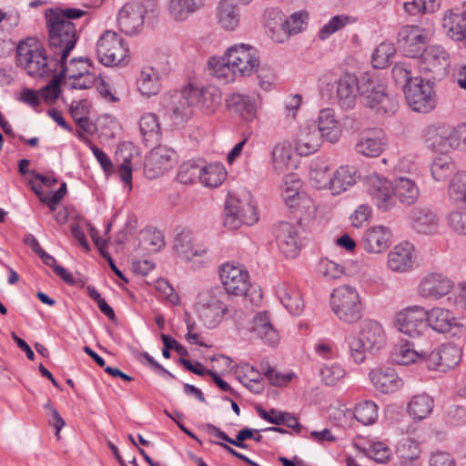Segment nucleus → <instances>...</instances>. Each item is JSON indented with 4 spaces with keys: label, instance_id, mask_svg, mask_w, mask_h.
Returning a JSON list of instances; mask_svg holds the SVG:
<instances>
[{
    "label": "nucleus",
    "instance_id": "obj_21",
    "mask_svg": "<svg viewBox=\"0 0 466 466\" xmlns=\"http://www.w3.org/2000/svg\"><path fill=\"white\" fill-rule=\"evenodd\" d=\"M174 151L165 147L153 148L146 157L144 172L147 178H157L169 170L174 164Z\"/></svg>",
    "mask_w": 466,
    "mask_h": 466
},
{
    "label": "nucleus",
    "instance_id": "obj_5",
    "mask_svg": "<svg viewBox=\"0 0 466 466\" xmlns=\"http://www.w3.org/2000/svg\"><path fill=\"white\" fill-rule=\"evenodd\" d=\"M330 307L337 318L348 324L358 322L363 315L360 296L355 287L341 285L330 296Z\"/></svg>",
    "mask_w": 466,
    "mask_h": 466
},
{
    "label": "nucleus",
    "instance_id": "obj_13",
    "mask_svg": "<svg viewBox=\"0 0 466 466\" xmlns=\"http://www.w3.org/2000/svg\"><path fill=\"white\" fill-rule=\"evenodd\" d=\"M455 127L444 123H435L426 127L424 140L431 150L440 153H448L458 149V141L455 137Z\"/></svg>",
    "mask_w": 466,
    "mask_h": 466
},
{
    "label": "nucleus",
    "instance_id": "obj_52",
    "mask_svg": "<svg viewBox=\"0 0 466 466\" xmlns=\"http://www.w3.org/2000/svg\"><path fill=\"white\" fill-rule=\"evenodd\" d=\"M455 169L456 165L447 153L436 157L431 165V177L437 182L446 181L448 177L453 176Z\"/></svg>",
    "mask_w": 466,
    "mask_h": 466
},
{
    "label": "nucleus",
    "instance_id": "obj_17",
    "mask_svg": "<svg viewBox=\"0 0 466 466\" xmlns=\"http://www.w3.org/2000/svg\"><path fill=\"white\" fill-rule=\"evenodd\" d=\"M454 289L453 281L439 272L426 274L420 281L417 290L419 296L426 299L440 300Z\"/></svg>",
    "mask_w": 466,
    "mask_h": 466
},
{
    "label": "nucleus",
    "instance_id": "obj_62",
    "mask_svg": "<svg viewBox=\"0 0 466 466\" xmlns=\"http://www.w3.org/2000/svg\"><path fill=\"white\" fill-rule=\"evenodd\" d=\"M331 178L332 174L326 163L317 165L310 171V180L317 188H329L330 190Z\"/></svg>",
    "mask_w": 466,
    "mask_h": 466
},
{
    "label": "nucleus",
    "instance_id": "obj_64",
    "mask_svg": "<svg viewBox=\"0 0 466 466\" xmlns=\"http://www.w3.org/2000/svg\"><path fill=\"white\" fill-rule=\"evenodd\" d=\"M411 65L408 62H398L391 70L394 81L404 89L410 83L414 80L411 73Z\"/></svg>",
    "mask_w": 466,
    "mask_h": 466
},
{
    "label": "nucleus",
    "instance_id": "obj_14",
    "mask_svg": "<svg viewBox=\"0 0 466 466\" xmlns=\"http://www.w3.org/2000/svg\"><path fill=\"white\" fill-rule=\"evenodd\" d=\"M366 187L367 193L378 209L386 212L395 207L393 180L390 181L378 174H371L366 177Z\"/></svg>",
    "mask_w": 466,
    "mask_h": 466
},
{
    "label": "nucleus",
    "instance_id": "obj_57",
    "mask_svg": "<svg viewBox=\"0 0 466 466\" xmlns=\"http://www.w3.org/2000/svg\"><path fill=\"white\" fill-rule=\"evenodd\" d=\"M258 413L266 421L275 424V425H281L284 424L289 428L299 430L300 426L298 422V420L296 417L291 415L289 412H281L277 411L275 410H271V413H276V416L274 418H271V416L263 409H258Z\"/></svg>",
    "mask_w": 466,
    "mask_h": 466
},
{
    "label": "nucleus",
    "instance_id": "obj_47",
    "mask_svg": "<svg viewBox=\"0 0 466 466\" xmlns=\"http://www.w3.org/2000/svg\"><path fill=\"white\" fill-rule=\"evenodd\" d=\"M208 68L212 76L226 84L234 82L238 76L235 68L229 63V56L227 53L224 56L211 57L208 60Z\"/></svg>",
    "mask_w": 466,
    "mask_h": 466
},
{
    "label": "nucleus",
    "instance_id": "obj_44",
    "mask_svg": "<svg viewBox=\"0 0 466 466\" xmlns=\"http://www.w3.org/2000/svg\"><path fill=\"white\" fill-rule=\"evenodd\" d=\"M277 296L281 304L293 315H299L304 309V302L299 291L293 286L280 284L277 289Z\"/></svg>",
    "mask_w": 466,
    "mask_h": 466
},
{
    "label": "nucleus",
    "instance_id": "obj_60",
    "mask_svg": "<svg viewBox=\"0 0 466 466\" xmlns=\"http://www.w3.org/2000/svg\"><path fill=\"white\" fill-rule=\"evenodd\" d=\"M265 25L274 40L275 35L281 34L284 24V15L279 8H268L264 14Z\"/></svg>",
    "mask_w": 466,
    "mask_h": 466
},
{
    "label": "nucleus",
    "instance_id": "obj_26",
    "mask_svg": "<svg viewBox=\"0 0 466 466\" xmlns=\"http://www.w3.org/2000/svg\"><path fill=\"white\" fill-rule=\"evenodd\" d=\"M386 144L385 137L380 131L368 130L360 134L355 150L363 157H377L383 152Z\"/></svg>",
    "mask_w": 466,
    "mask_h": 466
},
{
    "label": "nucleus",
    "instance_id": "obj_48",
    "mask_svg": "<svg viewBox=\"0 0 466 466\" xmlns=\"http://www.w3.org/2000/svg\"><path fill=\"white\" fill-rule=\"evenodd\" d=\"M137 83L141 95L147 97L157 95L161 87L159 73L153 67H144Z\"/></svg>",
    "mask_w": 466,
    "mask_h": 466
},
{
    "label": "nucleus",
    "instance_id": "obj_16",
    "mask_svg": "<svg viewBox=\"0 0 466 466\" xmlns=\"http://www.w3.org/2000/svg\"><path fill=\"white\" fill-rule=\"evenodd\" d=\"M395 325L400 332L411 338L420 337L428 330L426 309L418 305L407 307L396 315Z\"/></svg>",
    "mask_w": 466,
    "mask_h": 466
},
{
    "label": "nucleus",
    "instance_id": "obj_7",
    "mask_svg": "<svg viewBox=\"0 0 466 466\" xmlns=\"http://www.w3.org/2000/svg\"><path fill=\"white\" fill-rule=\"evenodd\" d=\"M98 61L106 66H126L128 63L129 49L124 38L115 31L106 30L96 45Z\"/></svg>",
    "mask_w": 466,
    "mask_h": 466
},
{
    "label": "nucleus",
    "instance_id": "obj_3",
    "mask_svg": "<svg viewBox=\"0 0 466 466\" xmlns=\"http://www.w3.org/2000/svg\"><path fill=\"white\" fill-rule=\"evenodd\" d=\"M258 220V214L252 195L248 191L230 194L226 201L224 225L237 229L241 225L252 226Z\"/></svg>",
    "mask_w": 466,
    "mask_h": 466
},
{
    "label": "nucleus",
    "instance_id": "obj_34",
    "mask_svg": "<svg viewBox=\"0 0 466 466\" xmlns=\"http://www.w3.org/2000/svg\"><path fill=\"white\" fill-rule=\"evenodd\" d=\"M218 25L227 31H235L240 25V8L234 0H220L216 7Z\"/></svg>",
    "mask_w": 466,
    "mask_h": 466
},
{
    "label": "nucleus",
    "instance_id": "obj_40",
    "mask_svg": "<svg viewBox=\"0 0 466 466\" xmlns=\"http://www.w3.org/2000/svg\"><path fill=\"white\" fill-rule=\"evenodd\" d=\"M205 5V0H169L168 15L177 22H184Z\"/></svg>",
    "mask_w": 466,
    "mask_h": 466
},
{
    "label": "nucleus",
    "instance_id": "obj_54",
    "mask_svg": "<svg viewBox=\"0 0 466 466\" xmlns=\"http://www.w3.org/2000/svg\"><path fill=\"white\" fill-rule=\"evenodd\" d=\"M227 176L226 170L221 164H210L202 166L199 181L208 187H217L222 184Z\"/></svg>",
    "mask_w": 466,
    "mask_h": 466
},
{
    "label": "nucleus",
    "instance_id": "obj_58",
    "mask_svg": "<svg viewBox=\"0 0 466 466\" xmlns=\"http://www.w3.org/2000/svg\"><path fill=\"white\" fill-rule=\"evenodd\" d=\"M395 54V47L388 42L380 43L374 50L371 62L375 68H385L390 65V58Z\"/></svg>",
    "mask_w": 466,
    "mask_h": 466
},
{
    "label": "nucleus",
    "instance_id": "obj_22",
    "mask_svg": "<svg viewBox=\"0 0 466 466\" xmlns=\"http://www.w3.org/2000/svg\"><path fill=\"white\" fill-rule=\"evenodd\" d=\"M411 228L423 235L438 234L441 228V218L438 212L430 207H419L410 211Z\"/></svg>",
    "mask_w": 466,
    "mask_h": 466
},
{
    "label": "nucleus",
    "instance_id": "obj_50",
    "mask_svg": "<svg viewBox=\"0 0 466 466\" xmlns=\"http://www.w3.org/2000/svg\"><path fill=\"white\" fill-rule=\"evenodd\" d=\"M427 356L424 349H416L412 344H401L395 347L392 352V360L400 365L421 362Z\"/></svg>",
    "mask_w": 466,
    "mask_h": 466
},
{
    "label": "nucleus",
    "instance_id": "obj_18",
    "mask_svg": "<svg viewBox=\"0 0 466 466\" xmlns=\"http://www.w3.org/2000/svg\"><path fill=\"white\" fill-rule=\"evenodd\" d=\"M429 40V32L418 25H405L398 34V44L405 56L416 57Z\"/></svg>",
    "mask_w": 466,
    "mask_h": 466
},
{
    "label": "nucleus",
    "instance_id": "obj_31",
    "mask_svg": "<svg viewBox=\"0 0 466 466\" xmlns=\"http://www.w3.org/2000/svg\"><path fill=\"white\" fill-rule=\"evenodd\" d=\"M427 329L431 328L437 333H447L458 326L454 313L443 307H433L426 310Z\"/></svg>",
    "mask_w": 466,
    "mask_h": 466
},
{
    "label": "nucleus",
    "instance_id": "obj_24",
    "mask_svg": "<svg viewBox=\"0 0 466 466\" xmlns=\"http://www.w3.org/2000/svg\"><path fill=\"white\" fill-rule=\"evenodd\" d=\"M364 89L363 83L359 86L358 78L351 74H346L338 81L337 99L339 106L344 110L354 108L358 95Z\"/></svg>",
    "mask_w": 466,
    "mask_h": 466
},
{
    "label": "nucleus",
    "instance_id": "obj_20",
    "mask_svg": "<svg viewBox=\"0 0 466 466\" xmlns=\"http://www.w3.org/2000/svg\"><path fill=\"white\" fill-rule=\"evenodd\" d=\"M449 66L450 55L441 46H428L420 55L419 67L422 72L441 76Z\"/></svg>",
    "mask_w": 466,
    "mask_h": 466
},
{
    "label": "nucleus",
    "instance_id": "obj_59",
    "mask_svg": "<svg viewBox=\"0 0 466 466\" xmlns=\"http://www.w3.org/2000/svg\"><path fill=\"white\" fill-rule=\"evenodd\" d=\"M317 272L326 280H331L341 278L345 273V268L333 260L322 258L317 265Z\"/></svg>",
    "mask_w": 466,
    "mask_h": 466
},
{
    "label": "nucleus",
    "instance_id": "obj_38",
    "mask_svg": "<svg viewBox=\"0 0 466 466\" xmlns=\"http://www.w3.org/2000/svg\"><path fill=\"white\" fill-rule=\"evenodd\" d=\"M192 93L194 94L195 105H199L206 114L214 113L222 101L221 91L213 86L201 89L192 86Z\"/></svg>",
    "mask_w": 466,
    "mask_h": 466
},
{
    "label": "nucleus",
    "instance_id": "obj_6",
    "mask_svg": "<svg viewBox=\"0 0 466 466\" xmlns=\"http://www.w3.org/2000/svg\"><path fill=\"white\" fill-rule=\"evenodd\" d=\"M46 19L49 35V46L54 55L56 57L61 56V61H64L75 48L77 41L76 25L66 23L62 16L57 15L48 16L46 15Z\"/></svg>",
    "mask_w": 466,
    "mask_h": 466
},
{
    "label": "nucleus",
    "instance_id": "obj_61",
    "mask_svg": "<svg viewBox=\"0 0 466 466\" xmlns=\"http://www.w3.org/2000/svg\"><path fill=\"white\" fill-rule=\"evenodd\" d=\"M444 372L456 367L461 359V350L453 344H443L439 347Z\"/></svg>",
    "mask_w": 466,
    "mask_h": 466
},
{
    "label": "nucleus",
    "instance_id": "obj_63",
    "mask_svg": "<svg viewBox=\"0 0 466 466\" xmlns=\"http://www.w3.org/2000/svg\"><path fill=\"white\" fill-rule=\"evenodd\" d=\"M260 368L264 371V375L268 380L269 383L277 387L288 385L295 375L293 372L280 373L275 369L270 368L268 363L264 361L260 363Z\"/></svg>",
    "mask_w": 466,
    "mask_h": 466
},
{
    "label": "nucleus",
    "instance_id": "obj_12",
    "mask_svg": "<svg viewBox=\"0 0 466 466\" xmlns=\"http://www.w3.org/2000/svg\"><path fill=\"white\" fill-rule=\"evenodd\" d=\"M229 63L238 76H250L257 72L260 60L258 49L248 44H236L227 50Z\"/></svg>",
    "mask_w": 466,
    "mask_h": 466
},
{
    "label": "nucleus",
    "instance_id": "obj_45",
    "mask_svg": "<svg viewBox=\"0 0 466 466\" xmlns=\"http://www.w3.org/2000/svg\"><path fill=\"white\" fill-rule=\"evenodd\" d=\"M309 14L306 11H299L284 19L281 34L275 35L274 41L284 43L292 35L299 34L306 29Z\"/></svg>",
    "mask_w": 466,
    "mask_h": 466
},
{
    "label": "nucleus",
    "instance_id": "obj_30",
    "mask_svg": "<svg viewBox=\"0 0 466 466\" xmlns=\"http://www.w3.org/2000/svg\"><path fill=\"white\" fill-rule=\"evenodd\" d=\"M317 124L316 127L319 130L323 139L330 143L339 141L342 135V127L334 109L329 107L322 108L319 112Z\"/></svg>",
    "mask_w": 466,
    "mask_h": 466
},
{
    "label": "nucleus",
    "instance_id": "obj_9",
    "mask_svg": "<svg viewBox=\"0 0 466 466\" xmlns=\"http://www.w3.org/2000/svg\"><path fill=\"white\" fill-rule=\"evenodd\" d=\"M360 98L364 106L380 116H392L399 108L397 97L387 92L383 84L371 80L363 83Z\"/></svg>",
    "mask_w": 466,
    "mask_h": 466
},
{
    "label": "nucleus",
    "instance_id": "obj_53",
    "mask_svg": "<svg viewBox=\"0 0 466 466\" xmlns=\"http://www.w3.org/2000/svg\"><path fill=\"white\" fill-rule=\"evenodd\" d=\"M357 17L349 15H338L331 17L319 30V37L326 40L331 35L357 22Z\"/></svg>",
    "mask_w": 466,
    "mask_h": 466
},
{
    "label": "nucleus",
    "instance_id": "obj_41",
    "mask_svg": "<svg viewBox=\"0 0 466 466\" xmlns=\"http://www.w3.org/2000/svg\"><path fill=\"white\" fill-rule=\"evenodd\" d=\"M445 34L453 40L461 41L466 36V18L463 12L447 11L442 18Z\"/></svg>",
    "mask_w": 466,
    "mask_h": 466
},
{
    "label": "nucleus",
    "instance_id": "obj_39",
    "mask_svg": "<svg viewBox=\"0 0 466 466\" xmlns=\"http://www.w3.org/2000/svg\"><path fill=\"white\" fill-rule=\"evenodd\" d=\"M272 169L278 175L289 171L293 167V150L288 142L278 143L271 151Z\"/></svg>",
    "mask_w": 466,
    "mask_h": 466
},
{
    "label": "nucleus",
    "instance_id": "obj_32",
    "mask_svg": "<svg viewBox=\"0 0 466 466\" xmlns=\"http://www.w3.org/2000/svg\"><path fill=\"white\" fill-rule=\"evenodd\" d=\"M414 248L409 242L396 245L388 254V268L395 272H406L411 269L414 262Z\"/></svg>",
    "mask_w": 466,
    "mask_h": 466
},
{
    "label": "nucleus",
    "instance_id": "obj_28",
    "mask_svg": "<svg viewBox=\"0 0 466 466\" xmlns=\"http://www.w3.org/2000/svg\"><path fill=\"white\" fill-rule=\"evenodd\" d=\"M370 382L377 390L390 394L403 386V380L392 368H375L369 374Z\"/></svg>",
    "mask_w": 466,
    "mask_h": 466
},
{
    "label": "nucleus",
    "instance_id": "obj_33",
    "mask_svg": "<svg viewBox=\"0 0 466 466\" xmlns=\"http://www.w3.org/2000/svg\"><path fill=\"white\" fill-rule=\"evenodd\" d=\"M276 241L279 250L287 258H295L299 253V237L295 228L289 222H281L276 228Z\"/></svg>",
    "mask_w": 466,
    "mask_h": 466
},
{
    "label": "nucleus",
    "instance_id": "obj_42",
    "mask_svg": "<svg viewBox=\"0 0 466 466\" xmlns=\"http://www.w3.org/2000/svg\"><path fill=\"white\" fill-rule=\"evenodd\" d=\"M139 130L144 143L148 147L157 144L161 138L160 123L154 113H145L140 116Z\"/></svg>",
    "mask_w": 466,
    "mask_h": 466
},
{
    "label": "nucleus",
    "instance_id": "obj_15",
    "mask_svg": "<svg viewBox=\"0 0 466 466\" xmlns=\"http://www.w3.org/2000/svg\"><path fill=\"white\" fill-rule=\"evenodd\" d=\"M219 278L226 293L230 295L244 296L250 287L249 274L240 265L224 263L219 268Z\"/></svg>",
    "mask_w": 466,
    "mask_h": 466
},
{
    "label": "nucleus",
    "instance_id": "obj_37",
    "mask_svg": "<svg viewBox=\"0 0 466 466\" xmlns=\"http://www.w3.org/2000/svg\"><path fill=\"white\" fill-rule=\"evenodd\" d=\"M174 249L180 258L188 261L195 258H201L208 253L206 248L194 244L192 234L187 230H182L177 234L174 239Z\"/></svg>",
    "mask_w": 466,
    "mask_h": 466
},
{
    "label": "nucleus",
    "instance_id": "obj_35",
    "mask_svg": "<svg viewBox=\"0 0 466 466\" xmlns=\"http://www.w3.org/2000/svg\"><path fill=\"white\" fill-rule=\"evenodd\" d=\"M322 140L321 134L315 125L302 127L297 136L296 151L300 156H309L318 151Z\"/></svg>",
    "mask_w": 466,
    "mask_h": 466
},
{
    "label": "nucleus",
    "instance_id": "obj_1",
    "mask_svg": "<svg viewBox=\"0 0 466 466\" xmlns=\"http://www.w3.org/2000/svg\"><path fill=\"white\" fill-rule=\"evenodd\" d=\"M15 63L34 77L50 76L58 69L57 57L55 55L47 56L45 49L34 39L21 41L17 45Z\"/></svg>",
    "mask_w": 466,
    "mask_h": 466
},
{
    "label": "nucleus",
    "instance_id": "obj_2",
    "mask_svg": "<svg viewBox=\"0 0 466 466\" xmlns=\"http://www.w3.org/2000/svg\"><path fill=\"white\" fill-rule=\"evenodd\" d=\"M350 356L356 363H362L367 354H374L386 344V334L380 323L373 319H365L358 335L348 338Z\"/></svg>",
    "mask_w": 466,
    "mask_h": 466
},
{
    "label": "nucleus",
    "instance_id": "obj_56",
    "mask_svg": "<svg viewBox=\"0 0 466 466\" xmlns=\"http://www.w3.org/2000/svg\"><path fill=\"white\" fill-rule=\"evenodd\" d=\"M202 166L195 161H186L182 163L177 174V179L181 184H191L199 180Z\"/></svg>",
    "mask_w": 466,
    "mask_h": 466
},
{
    "label": "nucleus",
    "instance_id": "obj_43",
    "mask_svg": "<svg viewBox=\"0 0 466 466\" xmlns=\"http://www.w3.org/2000/svg\"><path fill=\"white\" fill-rule=\"evenodd\" d=\"M251 329L268 345H276L279 340V335L266 312H259L254 317Z\"/></svg>",
    "mask_w": 466,
    "mask_h": 466
},
{
    "label": "nucleus",
    "instance_id": "obj_19",
    "mask_svg": "<svg viewBox=\"0 0 466 466\" xmlns=\"http://www.w3.org/2000/svg\"><path fill=\"white\" fill-rule=\"evenodd\" d=\"M146 14L147 8L142 3H127L118 12L117 25L123 33L136 35L143 28Z\"/></svg>",
    "mask_w": 466,
    "mask_h": 466
},
{
    "label": "nucleus",
    "instance_id": "obj_8",
    "mask_svg": "<svg viewBox=\"0 0 466 466\" xmlns=\"http://www.w3.org/2000/svg\"><path fill=\"white\" fill-rule=\"evenodd\" d=\"M58 68L60 72L57 75L65 80V85L72 89H87L93 86L96 82V75L91 72V63L89 59L78 57L73 58L68 63L66 59L61 61V56L57 57Z\"/></svg>",
    "mask_w": 466,
    "mask_h": 466
},
{
    "label": "nucleus",
    "instance_id": "obj_29",
    "mask_svg": "<svg viewBox=\"0 0 466 466\" xmlns=\"http://www.w3.org/2000/svg\"><path fill=\"white\" fill-rule=\"evenodd\" d=\"M418 183L410 177L398 175L393 178V198L404 206L414 205L420 198Z\"/></svg>",
    "mask_w": 466,
    "mask_h": 466
},
{
    "label": "nucleus",
    "instance_id": "obj_36",
    "mask_svg": "<svg viewBox=\"0 0 466 466\" xmlns=\"http://www.w3.org/2000/svg\"><path fill=\"white\" fill-rule=\"evenodd\" d=\"M360 178L357 167L344 165L339 167L333 173L331 178L330 191L332 195H339L352 187Z\"/></svg>",
    "mask_w": 466,
    "mask_h": 466
},
{
    "label": "nucleus",
    "instance_id": "obj_25",
    "mask_svg": "<svg viewBox=\"0 0 466 466\" xmlns=\"http://www.w3.org/2000/svg\"><path fill=\"white\" fill-rule=\"evenodd\" d=\"M226 106L244 121L252 122L257 117L258 104L255 97L240 93H233L227 97Z\"/></svg>",
    "mask_w": 466,
    "mask_h": 466
},
{
    "label": "nucleus",
    "instance_id": "obj_4",
    "mask_svg": "<svg viewBox=\"0 0 466 466\" xmlns=\"http://www.w3.org/2000/svg\"><path fill=\"white\" fill-rule=\"evenodd\" d=\"M228 297L219 288H214L198 295L195 305L198 318L208 329L217 328L228 312Z\"/></svg>",
    "mask_w": 466,
    "mask_h": 466
},
{
    "label": "nucleus",
    "instance_id": "obj_55",
    "mask_svg": "<svg viewBox=\"0 0 466 466\" xmlns=\"http://www.w3.org/2000/svg\"><path fill=\"white\" fill-rule=\"evenodd\" d=\"M445 221L447 227L458 236H466V207L451 210Z\"/></svg>",
    "mask_w": 466,
    "mask_h": 466
},
{
    "label": "nucleus",
    "instance_id": "obj_46",
    "mask_svg": "<svg viewBox=\"0 0 466 466\" xmlns=\"http://www.w3.org/2000/svg\"><path fill=\"white\" fill-rule=\"evenodd\" d=\"M433 407V399L427 393H420L410 399L407 406V412L414 420H422L429 417Z\"/></svg>",
    "mask_w": 466,
    "mask_h": 466
},
{
    "label": "nucleus",
    "instance_id": "obj_27",
    "mask_svg": "<svg viewBox=\"0 0 466 466\" xmlns=\"http://www.w3.org/2000/svg\"><path fill=\"white\" fill-rule=\"evenodd\" d=\"M282 198L289 208H305L309 214L315 211L312 200L306 194L299 192V181L293 176L286 177L282 187Z\"/></svg>",
    "mask_w": 466,
    "mask_h": 466
},
{
    "label": "nucleus",
    "instance_id": "obj_11",
    "mask_svg": "<svg viewBox=\"0 0 466 466\" xmlns=\"http://www.w3.org/2000/svg\"><path fill=\"white\" fill-rule=\"evenodd\" d=\"M403 92L409 106L416 112L428 113L436 106V95L430 81L414 77Z\"/></svg>",
    "mask_w": 466,
    "mask_h": 466
},
{
    "label": "nucleus",
    "instance_id": "obj_10",
    "mask_svg": "<svg viewBox=\"0 0 466 466\" xmlns=\"http://www.w3.org/2000/svg\"><path fill=\"white\" fill-rule=\"evenodd\" d=\"M162 104L175 125L187 121L193 115V106H195L192 86L165 95Z\"/></svg>",
    "mask_w": 466,
    "mask_h": 466
},
{
    "label": "nucleus",
    "instance_id": "obj_51",
    "mask_svg": "<svg viewBox=\"0 0 466 466\" xmlns=\"http://www.w3.org/2000/svg\"><path fill=\"white\" fill-rule=\"evenodd\" d=\"M352 414L361 425H373L379 418V407L373 400H362L355 404Z\"/></svg>",
    "mask_w": 466,
    "mask_h": 466
},
{
    "label": "nucleus",
    "instance_id": "obj_49",
    "mask_svg": "<svg viewBox=\"0 0 466 466\" xmlns=\"http://www.w3.org/2000/svg\"><path fill=\"white\" fill-rule=\"evenodd\" d=\"M447 195L452 205H466V171L460 170L453 174L447 188Z\"/></svg>",
    "mask_w": 466,
    "mask_h": 466
},
{
    "label": "nucleus",
    "instance_id": "obj_23",
    "mask_svg": "<svg viewBox=\"0 0 466 466\" xmlns=\"http://www.w3.org/2000/svg\"><path fill=\"white\" fill-rule=\"evenodd\" d=\"M390 230L389 228L379 225L368 228L360 241V247L370 254H379L390 247Z\"/></svg>",
    "mask_w": 466,
    "mask_h": 466
}]
</instances>
